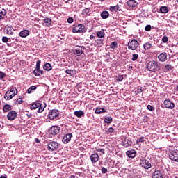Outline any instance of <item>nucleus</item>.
<instances>
[{
	"label": "nucleus",
	"instance_id": "f257e3e1",
	"mask_svg": "<svg viewBox=\"0 0 178 178\" xmlns=\"http://www.w3.org/2000/svg\"><path fill=\"white\" fill-rule=\"evenodd\" d=\"M147 69L149 72H158L161 70V67L159 66V63L156 60H152L147 63Z\"/></svg>",
	"mask_w": 178,
	"mask_h": 178
},
{
	"label": "nucleus",
	"instance_id": "f03ea898",
	"mask_svg": "<svg viewBox=\"0 0 178 178\" xmlns=\"http://www.w3.org/2000/svg\"><path fill=\"white\" fill-rule=\"evenodd\" d=\"M40 66L41 60H38L36 62L35 69L33 71V74H35L36 77H40V76H42V74H44V70H41Z\"/></svg>",
	"mask_w": 178,
	"mask_h": 178
},
{
	"label": "nucleus",
	"instance_id": "7ed1b4c3",
	"mask_svg": "<svg viewBox=\"0 0 178 178\" xmlns=\"http://www.w3.org/2000/svg\"><path fill=\"white\" fill-rule=\"evenodd\" d=\"M138 45H140V43H138V41L137 40L134 39L131 40L129 42H128L127 47L128 49L131 51H136L137 48L138 47Z\"/></svg>",
	"mask_w": 178,
	"mask_h": 178
},
{
	"label": "nucleus",
	"instance_id": "20e7f679",
	"mask_svg": "<svg viewBox=\"0 0 178 178\" xmlns=\"http://www.w3.org/2000/svg\"><path fill=\"white\" fill-rule=\"evenodd\" d=\"M72 33H86L84 24H79L72 29Z\"/></svg>",
	"mask_w": 178,
	"mask_h": 178
},
{
	"label": "nucleus",
	"instance_id": "39448f33",
	"mask_svg": "<svg viewBox=\"0 0 178 178\" xmlns=\"http://www.w3.org/2000/svg\"><path fill=\"white\" fill-rule=\"evenodd\" d=\"M37 108H39L38 112H39V113H41V112H44V109L45 106L43 107L42 104H41L38 102H34L31 106V109H37Z\"/></svg>",
	"mask_w": 178,
	"mask_h": 178
},
{
	"label": "nucleus",
	"instance_id": "423d86ee",
	"mask_svg": "<svg viewBox=\"0 0 178 178\" xmlns=\"http://www.w3.org/2000/svg\"><path fill=\"white\" fill-rule=\"evenodd\" d=\"M170 159L174 162H178V150H172L170 153Z\"/></svg>",
	"mask_w": 178,
	"mask_h": 178
},
{
	"label": "nucleus",
	"instance_id": "0eeeda50",
	"mask_svg": "<svg viewBox=\"0 0 178 178\" xmlns=\"http://www.w3.org/2000/svg\"><path fill=\"white\" fill-rule=\"evenodd\" d=\"M57 116H59V111L54 109L49 112V118L51 119V120L55 119Z\"/></svg>",
	"mask_w": 178,
	"mask_h": 178
},
{
	"label": "nucleus",
	"instance_id": "6e6552de",
	"mask_svg": "<svg viewBox=\"0 0 178 178\" xmlns=\"http://www.w3.org/2000/svg\"><path fill=\"white\" fill-rule=\"evenodd\" d=\"M140 165L145 169H149V168L152 166L149 161L147 159L140 160Z\"/></svg>",
	"mask_w": 178,
	"mask_h": 178
},
{
	"label": "nucleus",
	"instance_id": "1a4fd4ad",
	"mask_svg": "<svg viewBox=\"0 0 178 178\" xmlns=\"http://www.w3.org/2000/svg\"><path fill=\"white\" fill-rule=\"evenodd\" d=\"M163 105L167 109H173L175 108V103L172 102L170 99H165Z\"/></svg>",
	"mask_w": 178,
	"mask_h": 178
},
{
	"label": "nucleus",
	"instance_id": "9d476101",
	"mask_svg": "<svg viewBox=\"0 0 178 178\" xmlns=\"http://www.w3.org/2000/svg\"><path fill=\"white\" fill-rule=\"evenodd\" d=\"M58 147L59 145H58V143L55 141L50 142L47 145L48 149H51V151H55L56 149H58Z\"/></svg>",
	"mask_w": 178,
	"mask_h": 178
},
{
	"label": "nucleus",
	"instance_id": "9b49d317",
	"mask_svg": "<svg viewBox=\"0 0 178 178\" xmlns=\"http://www.w3.org/2000/svg\"><path fill=\"white\" fill-rule=\"evenodd\" d=\"M17 118V113L15 111H11L7 114L8 120H15Z\"/></svg>",
	"mask_w": 178,
	"mask_h": 178
},
{
	"label": "nucleus",
	"instance_id": "f8f14e48",
	"mask_svg": "<svg viewBox=\"0 0 178 178\" xmlns=\"http://www.w3.org/2000/svg\"><path fill=\"white\" fill-rule=\"evenodd\" d=\"M159 62H166L168 60V53L163 52L158 56Z\"/></svg>",
	"mask_w": 178,
	"mask_h": 178
},
{
	"label": "nucleus",
	"instance_id": "ddd939ff",
	"mask_svg": "<svg viewBox=\"0 0 178 178\" xmlns=\"http://www.w3.org/2000/svg\"><path fill=\"white\" fill-rule=\"evenodd\" d=\"M60 130V128L58 126H53L50 129L51 134L52 136H56V134H59V131Z\"/></svg>",
	"mask_w": 178,
	"mask_h": 178
},
{
	"label": "nucleus",
	"instance_id": "4468645a",
	"mask_svg": "<svg viewBox=\"0 0 178 178\" xmlns=\"http://www.w3.org/2000/svg\"><path fill=\"white\" fill-rule=\"evenodd\" d=\"M17 95V91L16 92L10 93V92L7 91L4 95V98L6 99V101H9L12 99L13 97H15V95Z\"/></svg>",
	"mask_w": 178,
	"mask_h": 178
},
{
	"label": "nucleus",
	"instance_id": "2eb2a0df",
	"mask_svg": "<svg viewBox=\"0 0 178 178\" xmlns=\"http://www.w3.org/2000/svg\"><path fill=\"white\" fill-rule=\"evenodd\" d=\"M72 137H73V134H67L63 138V143L64 144H67L70 141H72Z\"/></svg>",
	"mask_w": 178,
	"mask_h": 178
},
{
	"label": "nucleus",
	"instance_id": "dca6fc26",
	"mask_svg": "<svg viewBox=\"0 0 178 178\" xmlns=\"http://www.w3.org/2000/svg\"><path fill=\"white\" fill-rule=\"evenodd\" d=\"M90 160L92 163H97L99 161V156L97 153L92 154L90 156Z\"/></svg>",
	"mask_w": 178,
	"mask_h": 178
},
{
	"label": "nucleus",
	"instance_id": "f3484780",
	"mask_svg": "<svg viewBox=\"0 0 178 178\" xmlns=\"http://www.w3.org/2000/svg\"><path fill=\"white\" fill-rule=\"evenodd\" d=\"M126 155L128 156V158H136V155H137V153L136 152V150L131 149L127 151Z\"/></svg>",
	"mask_w": 178,
	"mask_h": 178
},
{
	"label": "nucleus",
	"instance_id": "a211bd4d",
	"mask_svg": "<svg viewBox=\"0 0 178 178\" xmlns=\"http://www.w3.org/2000/svg\"><path fill=\"white\" fill-rule=\"evenodd\" d=\"M29 35H30V31L27 29L21 31L19 32V37H22V38H26V37H29Z\"/></svg>",
	"mask_w": 178,
	"mask_h": 178
},
{
	"label": "nucleus",
	"instance_id": "6ab92c4d",
	"mask_svg": "<svg viewBox=\"0 0 178 178\" xmlns=\"http://www.w3.org/2000/svg\"><path fill=\"white\" fill-rule=\"evenodd\" d=\"M127 4L128 6H129V8H136V5H138L136 0H129L127 2Z\"/></svg>",
	"mask_w": 178,
	"mask_h": 178
},
{
	"label": "nucleus",
	"instance_id": "aec40b11",
	"mask_svg": "<svg viewBox=\"0 0 178 178\" xmlns=\"http://www.w3.org/2000/svg\"><path fill=\"white\" fill-rule=\"evenodd\" d=\"M152 178H163L162 177V172L160 170L155 171L152 175Z\"/></svg>",
	"mask_w": 178,
	"mask_h": 178
},
{
	"label": "nucleus",
	"instance_id": "412c9836",
	"mask_svg": "<svg viewBox=\"0 0 178 178\" xmlns=\"http://www.w3.org/2000/svg\"><path fill=\"white\" fill-rule=\"evenodd\" d=\"M66 74H69V76H75L76 73H77L76 70H65Z\"/></svg>",
	"mask_w": 178,
	"mask_h": 178
},
{
	"label": "nucleus",
	"instance_id": "4be33fe9",
	"mask_svg": "<svg viewBox=\"0 0 178 178\" xmlns=\"http://www.w3.org/2000/svg\"><path fill=\"white\" fill-rule=\"evenodd\" d=\"M133 143L131 142V140H129V139H125L123 142V146L125 148H129V147H130V145H131Z\"/></svg>",
	"mask_w": 178,
	"mask_h": 178
},
{
	"label": "nucleus",
	"instance_id": "5701e85b",
	"mask_svg": "<svg viewBox=\"0 0 178 178\" xmlns=\"http://www.w3.org/2000/svg\"><path fill=\"white\" fill-rule=\"evenodd\" d=\"M43 69L47 72H51V70H52V66L49 64V63H47L43 65Z\"/></svg>",
	"mask_w": 178,
	"mask_h": 178
},
{
	"label": "nucleus",
	"instance_id": "b1692460",
	"mask_svg": "<svg viewBox=\"0 0 178 178\" xmlns=\"http://www.w3.org/2000/svg\"><path fill=\"white\" fill-rule=\"evenodd\" d=\"M104 112H106V110L105 108H102L101 107H98L95 109V113L97 115H100V113H104Z\"/></svg>",
	"mask_w": 178,
	"mask_h": 178
},
{
	"label": "nucleus",
	"instance_id": "393cba45",
	"mask_svg": "<svg viewBox=\"0 0 178 178\" xmlns=\"http://www.w3.org/2000/svg\"><path fill=\"white\" fill-rule=\"evenodd\" d=\"M143 48L145 51H148V49H151V48H152V44L149 42H147L143 44Z\"/></svg>",
	"mask_w": 178,
	"mask_h": 178
},
{
	"label": "nucleus",
	"instance_id": "a878e982",
	"mask_svg": "<svg viewBox=\"0 0 178 178\" xmlns=\"http://www.w3.org/2000/svg\"><path fill=\"white\" fill-rule=\"evenodd\" d=\"M9 111H12V106L9 104L4 105L3 108V112L6 113L9 112Z\"/></svg>",
	"mask_w": 178,
	"mask_h": 178
},
{
	"label": "nucleus",
	"instance_id": "bb28decb",
	"mask_svg": "<svg viewBox=\"0 0 178 178\" xmlns=\"http://www.w3.org/2000/svg\"><path fill=\"white\" fill-rule=\"evenodd\" d=\"M100 16L103 19H108L109 17V13L108 11H103L101 13Z\"/></svg>",
	"mask_w": 178,
	"mask_h": 178
},
{
	"label": "nucleus",
	"instance_id": "cd10ccee",
	"mask_svg": "<svg viewBox=\"0 0 178 178\" xmlns=\"http://www.w3.org/2000/svg\"><path fill=\"white\" fill-rule=\"evenodd\" d=\"M74 115L76 116L77 118H81L82 116H84V111H74Z\"/></svg>",
	"mask_w": 178,
	"mask_h": 178
},
{
	"label": "nucleus",
	"instance_id": "c85d7f7f",
	"mask_svg": "<svg viewBox=\"0 0 178 178\" xmlns=\"http://www.w3.org/2000/svg\"><path fill=\"white\" fill-rule=\"evenodd\" d=\"M97 35L99 38H104V37H105V32H104V30L102 29L101 31L97 32Z\"/></svg>",
	"mask_w": 178,
	"mask_h": 178
},
{
	"label": "nucleus",
	"instance_id": "c756f323",
	"mask_svg": "<svg viewBox=\"0 0 178 178\" xmlns=\"http://www.w3.org/2000/svg\"><path fill=\"white\" fill-rule=\"evenodd\" d=\"M5 29H6L7 34H10V35L13 34V31H12L13 30V28H12V26H9L8 25H7L5 26Z\"/></svg>",
	"mask_w": 178,
	"mask_h": 178
},
{
	"label": "nucleus",
	"instance_id": "7c9ffc66",
	"mask_svg": "<svg viewBox=\"0 0 178 178\" xmlns=\"http://www.w3.org/2000/svg\"><path fill=\"white\" fill-rule=\"evenodd\" d=\"M159 11L161 13H168V12H169V8L166 6H162L160 8Z\"/></svg>",
	"mask_w": 178,
	"mask_h": 178
},
{
	"label": "nucleus",
	"instance_id": "2f4dec72",
	"mask_svg": "<svg viewBox=\"0 0 178 178\" xmlns=\"http://www.w3.org/2000/svg\"><path fill=\"white\" fill-rule=\"evenodd\" d=\"M109 10H111V12H118V10H119V5L111 6Z\"/></svg>",
	"mask_w": 178,
	"mask_h": 178
},
{
	"label": "nucleus",
	"instance_id": "473e14b6",
	"mask_svg": "<svg viewBox=\"0 0 178 178\" xmlns=\"http://www.w3.org/2000/svg\"><path fill=\"white\" fill-rule=\"evenodd\" d=\"M164 69L166 70V72H170V70L173 69V66H172L170 64H165L164 65Z\"/></svg>",
	"mask_w": 178,
	"mask_h": 178
},
{
	"label": "nucleus",
	"instance_id": "72a5a7b5",
	"mask_svg": "<svg viewBox=\"0 0 178 178\" xmlns=\"http://www.w3.org/2000/svg\"><path fill=\"white\" fill-rule=\"evenodd\" d=\"M35 90H37V86H32L27 90V92L28 94H31V92H33V91H35Z\"/></svg>",
	"mask_w": 178,
	"mask_h": 178
},
{
	"label": "nucleus",
	"instance_id": "f704fd0d",
	"mask_svg": "<svg viewBox=\"0 0 178 178\" xmlns=\"http://www.w3.org/2000/svg\"><path fill=\"white\" fill-rule=\"evenodd\" d=\"M113 119L112 117H105L104 118V122L107 123V124H111V122H113Z\"/></svg>",
	"mask_w": 178,
	"mask_h": 178
},
{
	"label": "nucleus",
	"instance_id": "c9c22d12",
	"mask_svg": "<svg viewBox=\"0 0 178 178\" xmlns=\"http://www.w3.org/2000/svg\"><path fill=\"white\" fill-rule=\"evenodd\" d=\"M110 48H111V49H115V48H118V42H112L110 45Z\"/></svg>",
	"mask_w": 178,
	"mask_h": 178
},
{
	"label": "nucleus",
	"instance_id": "e433bc0d",
	"mask_svg": "<svg viewBox=\"0 0 178 178\" xmlns=\"http://www.w3.org/2000/svg\"><path fill=\"white\" fill-rule=\"evenodd\" d=\"M83 52H84V51L76 49L74 54H75V55H77V56H81V55H83Z\"/></svg>",
	"mask_w": 178,
	"mask_h": 178
},
{
	"label": "nucleus",
	"instance_id": "4c0bfd02",
	"mask_svg": "<svg viewBox=\"0 0 178 178\" xmlns=\"http://www.w3.org/2000/svg\"><path fill=\"white\" fill-rule=\"evenodd\" d=\"M44 23H46L47 27H49L51 23H52V20L49 18H46L44 19Z\"/></svg>",
	"mask_w": 178,
	"mask_h": 178
},
{
	"label": "nucleus",
	"instance_id": "58836bf2",
	"mask_svg": "<svg viewBox=\"0 0 178 178\" xmlns=\"http://www.w3.org/2000/svg\"><path fill=\"white\" fill-rule=\"evenodd\" d=\"M95 44L97 45H102L104 44V40L103 39H97L95 41Z\"/></svg>",
	"mask_w": 178,
	"mask_h": 178
},
{
	"label": "nucleus",
	"instance_id": "ea45409f",
	"mask_svg": "<svg viewBox=\"0 0 178 178\" xmlns=\"http://www.w3.org/2000/svg\"><path fill=\"white\" fill-rule=\"evenodd\" d=\"M138 59V54H134L132 55V58H131V60H133V62L137 60Z\"/></svg>",
	"mask_w": 178,
	"mask_h": 178
},
{
	"label": "nucleus",
	"instance_id": "a19ab883",
	"mask_svg": "<svg viewBox=\"0 0 178 178\" xmlns=\"http://www.w3.org/2000/svg\"><path fill=\"white\" fill-rule=\"evenodd\" d=\"M90 13V8H86L82 10V15H88Z\"/></svg>",
	"mask_w": 178,
	"mask_h": 178
},
{
	"label": "nucleus",
	"instance_id": "79ce46f5",
	"mask_svg": "<svg viewBox=\"0 0 178 178\" xmlns=\"http://www.w3.org/2000/svg\"><path fill=\"white\" fill-rule=\"evenodd\" d=\"M6 15V10H4V12L3 11L0 12V20H2V19H3V17H5Z\"/></svg>",
	"mask_w": 178,
	"mask_h": 178
},
{
	"label": "nucleus",
	"instance_id": "37998d69",
	"mask_svg": "<svg viewBox=\"0 0 178 178\" xmlns=\"http://www.w3.org/2000/svg\"><path fill=\"white\" fill-rule=\"evenodd\" d=\"M115 129L113 127H110L108 130L106 131V134H110V133H114Z\"/></svg>",
	"mask_w": 178,
	"mask_h": 178
},
{
	"label": "nucleus",
	"instance_id": "c03bdc74",
	"mask_svg": "<svg viewBox=\"0 0 178 178\" xmlns=\"http://www.w3.org/2000/svg\"><path fill=\"white\" fill-rule=\"evenodd\" d=\"M144 141H145V138L144 137L139 138V139L136 140V144H140V143H144Z\"/></svg>",
	"mask_w": 178,
	"mask_h": 178
},
{
	"label": "nucleus",
	"instance_id": "a18cd8bd",
	"mask_svg": "<svg viewBox=\"0 0 178 178\" xmlns=\"http://www.w3.org/2000/svg\"><path fill=\"white\" fill-rule=\"evenodd\" d=\"M4 77H6V74L0 71V80H3Z\"/></svg>",
	"mask_w": 178,
	"mask_h": 178
},
{
	"label": "nucleus",
	"instance_id": "49530a36",
	"mask_svg": "<svg viewBox=\"0 0 178 178\" xmlns=\"http://www.w3.org/2000/svg\"><path fill=\"white\" fill-rule=\"evenodd\" d=\"M162 41L164 42V44H166L169 41V38L167 36H163L162 38Z\"/></svg>",
	"mask_w": 178,
	"mask_h": 178
},
{
	"label": "nucleus",
	"instance_id": "de8ad7c7",
	"mask_svg": "<svg viewBox=\"0 0 178 178\" xmlns=\"http://www.w3.org/2000/svg\"><path fill=\"white\" fill-rule=\"evenodd\" d=\"M2 41H3V42L6 43V42H8V41H9V38H8V37H6V36H3V37L2 38Z\"/></svg>",
	"mask_w": 178,
	"mask_h": 178
},
{
	"label": "nucleus",
	"instance_id": "09e8293b",
	"mask_svg": "<svg viewBox=\"0 0 178 178\" xmlns=\"http://www.w3.org/2000/svg\"><path fill=\"white\" fill-rule=\"evenodd\" d=\"M15 91H17V89L15 88H12L10 90H8V92H10L11 94H13V92H16Z\"/></svg>",
	"mask_w": 178,
	"mask_h": 178
},
{
	"label": "nucleus",
	"instance_id": "8fccbe9b",
	"mask_svg": "<svg viewBox=\"0 0 178 178\" xmlns=\"http://www.w3.org/2000/svg\"><path fill=\"white\" fill-rule=\"evenodd\" d=\"M147 109L148 111H150L151 112H154V107L151 105H147Z\"/></svg>",
	"mask_w": 178,
	"mask_h": 178
},
{
	"label": "nucleus",
	"instance_id": "3c124183",
	"mask_svg": "<svg viewBox=\"0 0 178 178\" xmlns=\"http://www.w3.org/2000/svg\"><path fill=\"white\" fill-rule=\"evenodd\" d=\"M102 173H103L104 175H105V173H106L108 172V169H106L105 167H103L101 170Z\"/></svg>",
	"mask_w": 178,
	"mask_h": 178
},
{
	"label": "nucleus",
	"instance_id": "603ef678",
	"mask_svg": "<svg viewBox=\"0 0 178 178\" xmlns=\"http://www.w3.org/2000/svg\"><path fill=\"white\" fill-rule=\"evenodd\" d=\"M96 151H97L98 152H101L103 154H105V149H97Z\"/></svg>",
	"mask_w": 178,
	"mask_h": 178
},
{
	"label": "nucleus",
	"instance_id": "864d4df0",
	"mask_svg": "<svg viewBox=\"0 0 178 178\" xmlns=\"http://www.w3.org/2000/svg\"><path fill=\"white\" fill-rule=\"evenodd\" d=\"M146 31H151V25H147L145 28Z\"/></svg>",
	"mask_w": 178,
	"mask_h": 178
},
{
	"label": "nucleus",
	"instance_id": "5fc2aeb1",
	"mask_svg": "<svg viewBox=\"0 0 178 178\" xmlns=\"http://www.w3.org/2000/svg\"><path fill=\"white\" fill-rule=\"evenodd\" d=\"M117 81H123V76H122V75L118 76Z\"/></svg>",
	"mask_w": 178,
	"mask_h": 178
},
{
	"label": "nucleus",
	"instance_id": "6e6d98bb",
	"mask_svg": "<svg viewBox=\"0 0 178 178\" xmlns=\"http://www.w3.org/2000/svg\"><path fill=\"white\" fill-rule=\"evenodd\" d=\"M17 102H18V104H22V102H23V99L22 98H18L17 99Z\"/></svg>",
	"mask_w": 178,
	"mask_h": 178
},
{
	"label": "nucleus",
	"instance_id": "4d7b16f0",
	"mask_svg": "<svg viewBox=\"0 0 178 178\" xmlns=\"http://www.w3.org/2000/svg\"><path fill=\"white\" fill-rule=\"evenodd\" d=\"M73 22H74V20H73V19H72V17H69V18L67 19V23L71 24V23H72Z\"/></svg>",
	"mask_w": 178,
	"mask_h": 178
},
{
	"label": "nucleus",
	"instance_id": "13d9d810",
	"mask_svg": "<svg viewBox=\"0 0 178 178\" xmlns=\"http://www.w3.org/2000/svg\"><path fill=\"white\" fill-rule=\"evenodd\" d=\"M141 92H143V89L138 88V89L137 90V93H138V94H141Z\"/></svg>",
	"mask_w": 178,
	"mask_h": 178
},
{
	"label": "nucleus",
	"instance_id": "bf43d9fd",
	"mask_svg": "<svg viewBox=\"0 0 178 178\" xmlns=\"http://www.w3.org/2000/svg\"><path fill=\"white\" fill-rule=\"evenodd\" d=\"M26 116H27V118H30L33 117V114H31V113H26Z\"/></svg>",
	"mask_w": 178,
	"mask_h": 178
},
{
	"label": "nucleus",
	"instance_id": "052dcab7",
	"mask_svg": "<svg viewBox=\"0 0 178 178\" xmlns=\"http://www.w3.org/2000/svg\"><path fill=\"white\" fill-rule=\"evenodd\" d=\"M90 40H95V36L94 35H90Z\"/></svg>",
	"mask_w": 178,
	"mask_h": 178
},
{
	"label": "nucleus",
	"instance_id": "680f3d73",
	"mask_svg": "<svg viewBox=\"0 0 178 178\" xmlns=\"http://www.w3.org/2000/svg\"><path fill=\"white\" fill-rule=\"evenodd\" d=\"M35 143H40V140L38 138L35 139Z\"/></svg>",
	"mask_w": 178,
	"mask_h": 178
},
{
	"label": "nucleus",
	"instance_id": "e2e57ef3",
	"mask_svg": "<svg viewBox=\"0 0 178 178\" xmlns=\"http://www.w3.org/2000/svg\"><path fill=\"white\" fill-rule=\"evenodd\" d=\"M70 178H76V176H74V175H70Z\"/></svg>",
	"mask_w": 178,
	"mask_h": 178
},
{
	"label": "nucleus",
	"instance_id": "0e129e2a",
	"mask_svg": "<svg viewBox=\"0 0 178 178\" xmlns=\"http://www.w3.org/2000/svg\"><path fill=\"white\" fill-rule=\"evenodd\" d=\"M0 178H6V177H5V176H3V175H1V176L0 177Z\"/></svg>",
	"mask_w": 178,
	"mask_h": 178
},
{
	"label": "nucleus",
	"instance_id": "69168bd1",
	"mask_svg": "<svg viewBox=\"0 0 178 178\" xmlns=\"http://www.w3.org/2000/svg\"><path fill=\"white\" fill-rule=\"evenodd\" d=\"M177 90H178V86H177Z\"/></svg>",
	"mask_w": 178,
	"mask_h": 178
},
{
	"label": "nucleus",
	"instance_id": "338daca9",
	"mask_svg": "<svg viewBox=\"0 0 178 178\" xmlns=\"http://www.w3.org/2000/svg\"><path fill=\"white\" fill-rule=\"evenodd\" d=\"M99 1H101V2H102V1H104V0H99Z\"/></svg>",
	"mask_w": 178,
	"mask_h": 178
},
{
	"label": "nucleus",
	"instance_id": "774afa93",
	"mask_svg": "<svg viewBox=\"0 0 178 178\" xmlns=\"http://www.w3.org/2000/svg\"><path fill=\"white\" fill-rule=\"evenodd\" d=\"M177 45H178V43H177Z\"/></svg>",
	"mask_w": 178,
	"mask_h": 178
}]
</instances>
